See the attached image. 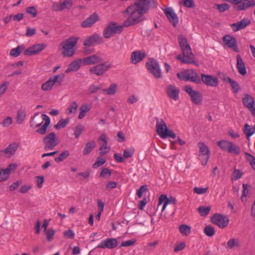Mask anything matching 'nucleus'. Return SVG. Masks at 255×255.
Instances as JSON below:
<instances>
[{"label":"nucleus","instance_id":"f257e3e1","mask_svg":"<svg viewBox=\"0 0 255 255\" xmlns=\"http://www.w3.org/2000/svg\"><path fill=\"white\" fill-rule=\"evenodd\" d=\"M123 14L126 17L123 25L124 27H129L142 21L143 20V15L144 13L135 5L132 4L123 12Z\"/></svg>","mask_w":255,"mask_h":255},{"label":"nucleus","instance_id":"473e14b6","mask_svg":"<svg viewBox=\"0 0 255 255\" xmlns=\"http://www.w3.org/2000/svg\"><path fill=\"white\" fill-rule=\"evenodd\" d=\"M17 148V143L12 142L9 144L6 148L1 150L0 152L3 153L6 157H10L15 153Z\"/></svg>","mask_w":255,"mask_h":255},{"label":"nucleus","instance_id":"052dcab7","mask_svg":"<svg viewBox=\"0 0 255 255\" xmlns=\"http://www.w3.org/2000/svg\"><path fill=\"white\" fill-rule=\"evenodd\" d=\"M208 188L194 187L193 191L195 193L198 195H202L206 193L208 191Z\"/></svg>","mask_w":255,"mask_h":255},{"label":"nucleus","instance_id":"37998d69","mask_svg":"<svg viewBox=\"0 0 255 255\" xmlns=\"http://www.w3.org/2000/svg\"><path fill=\"white\" fill-rule=\"evenodd\" d=\"M70 120L68 118L61 119L56 125L54 126V128L56 129L65 128L69 123Z\"/></svg>","mask_w":255,"mask_h":255},{"label":"nucleus","instance_id":"3c124183","mask_svg":"<svg viewBox=\"0 0 255 255\" xmlns=\"http://www.w3.org/2000/svg\"><path fill=\"white\" fill-rule=\"evenodd\" d=\"M204 232L208 237H212L215 233L214 228L209 225L205 227Z\"/></svg>","mask_w":255,"mask_h":255},{"label":"nucleus","instance_id":"393cba45","mask_svg":"<svg viewBox=\"0 0 255 255\" xmlns=\"http://www.w3.org/2000/svg\"><path fill=\"white\" fill-rule=\"evenodd\" d=\"M163 11L169 21L175 26L178 23V18L173 8L166 7L163 9Z\"/></svg>","mask_w":255,"mask_h":255},{"label":"nucleus","instance_id":"b1692460","mask_svg":"<svg viewBox=\"0 0 255 255\" xmlns=\"http://www.w3.org/2000/svg\"><path fill=\"white\" fill-rule=\"evenodd\" d=\"M176 199L173 197L169 198L167 197V196L165 194H162L159 197L158 206L161 204H163L162 208L161 209V212H163L165 210L167 205L169 204H176Z\"/></svg>","mask_w":255,"mask_h":255},{"label":"nucleus","instance_id":"aec40b11","mask_svg":"<svg viewBox=\"0 0 255 255\" xmlns=\"http://www.w3.org/2000/svg\"><path fill=\"white\" fill-rule=\"evenodd\" d=\"M46 46L47 44L45 43H36L25 50L24 54L26 55L29 56L36 55L43 50Z\"/></svg>","mask_w":255,"mask_h":255},{"label":"nucleus","instance_id":"69168bd1","mask_svg":"<svg viewBox=\"0 0 255 255\" xmlns=\"http://www.w3.org/2000/svg\"><path fill=\"white\" fill-rule=\"evenodd\" d=\"M12 123V118L10 117H7L3 120V122L1 123V125L4 127H8L11 125Z\"/></svg>","mask_w":255,"mask_h":255},{"label":"nucleus","instance_id":"ea45409f","mask_svg":"<svg viewBox=\"0 0 255 255\" xmlns=\"http://www.w3.org/2000/svg\"><path fill=\"white\" fill-rule=\"evenodd\" d=\"M240 243L239 240L236 238H231L227 242L226 249H232L235 247H239Z\"/></svg>","mask_w":255,"mask_h":255},{"label":"nucleus","instance_id":"423d86ee","mask_svg":"<svg viewBox=\"0 0 255 255\" xmlns=\"http://www.w3.org/2000/svg\"><path fill=\"white\" fill-rule=\"evenodd\" d=\"M177 77L181 80L190 81L196 84L201 83V79L198 74L192 69H188L177 74Z\"/></svg>","mask_w":255,"mask_h":255},{"label":"nucleus","instance_id":"de8ad7c7","mask_svg":"<svg viewBox=\"0 0 255 255\" xmlns=\"http://www.w3.org/2000/svg\"><path fill=\"white\" fill-rule=\"evenodd\" d=\"M180 233L183 236H188L191 232V228L186 225H181L179 227Z\"/></svg>","mask_w":255,"mask_h":255},{"label":"nucleus","instance_id":"4d7b16f0","mask_svg":"<svg viewBox=\"0 0 255 255\" xmlns=\"http://www.w3.org/2000/svg\"><path fill=\"white\" fill-rule=\"evenodd\" d=\"M243 173L241 171L238 169H235L233 173L231 178L233 180H237L242 177Z\"/></svg>","mask_w":255,"mask_h":255},{"label":"nucleus","instance_id":"680f3d73","mask_svg":"<svg viewBox=\"0 0 255 255\" xmlns=\"http://www.w3.org/2000/svg\"><path fill=\"white\" fill-rule=\"evenodd\" d=\"M136 242L135 239H131L129 240L126 241L122 243L121 245V247H129L133 246L134 245Z\"/></svg>","mask_w":255,"mask_h":255},{"label":"nucleus","instance_id":"2f4dec72","mask_svg":"<svg viewBox=\"0 0 255 255\" xmlns=\"http://www.w3.org/2000/svg\"><path fill=\"white\" fill-rule=\"evenodd\" d=\"M252 6H255V0H243L237 6H234V8L244 10Z\"/></svg>","mask_w":255,"mask_h":255},{"label":"nucleus","instance_id":"6ab92c4d","mask_svg":"<svg viewBox=\"0 0 255 255\" xmlns=\"http://www.w3.org/2000/svg\"><path fill=\"white\" fill-rule=\"evenodd\" d=\"M201 82L202 81L206 86L215 87L219 84L218 79L217 77L201 74Z\"/></svg>","mask_w":255,"mask_h":255},{"label":"nucleus","instance_id":"dca6fc26","mask_svg":"<svg viewBox=\"0 0 255 255\" xmlns=\"http://www.w3.org/2000/svg\"><path fill=\"white\" fill-rule=\"evenodd\" d=\"M110 67L111 65L106 63H102L90 68L89 72L91 74L101 76L103 75Z\"/></svg>","mask_w":255,"mask_h":255},{"label":"nucleus","instance_id":"5fc2aeb1","mask_svg":"<svg viewBox=\"0 0 255 255\" xmlns=\"http://www.w3.org/2000/svg\"><path fill=\"white\" fill-rule=\"evenodd\" d=\"M134 153V148L131 147L126 149L123 152V155L125 158H129L132 156Z\"/></svg>","mask_w":255,"mask_h":255},{"label":"nucleus","instance_id":"e433bc0d","mask_svg":"<svg viewBox=\"0 0 255 255\" xmlns=\"http://www.w3.org/2000/svg\"><path fill=\"white\" fill-rule=\"evenodd\" d=\"M243 131L247 136V139L249 140L250 137L255 132V124L254 127H252L248 124H245L243 129Z\"/></svg>","mask_w":255,"mask_h":255},{"label":"nucleus","instance_id":"4be33fe9","mask_svg":"<svg viewBox=\"0 0 255 255\" xmlns=\"http://www.w3.org/2000/svg\"><path fill=\"white\" fill-rule=\"evenodd\" d=\"M118 245V242L115 238H107L102 240L97 246V248L112 249L116 248Z\"/></svg>","mask_w":255,"mask_h":255},{"label":"nucleus","instance_id":"5701e85b","mask_svg":"<svg viewBox=\"0 0 255 255\" xmlns=\"http://www.w3.org/2000/svg\"><path fill=\"white\" fill-rule=\"evenodd\" d=\"M166 92L168 96L171 99L174 101L178 100L180 89L174 85H168L166 86Z\"/></svg>","mask_w":255,"mask_h":255},{"label":"nucleus","instance_id":"0eeeda50","mask_svg":"<svg viewBox=\"0 0 255 255\" xmlns=\"http://www.w3.org/2000/svg\"><path fill=\"white\" fill-rule=\"evenodd\" d=\"M147 70L155 78L160 79L162 77V72L158 62L153 58L149 59L146 63Z\"/></svg>","mask_w":255,"mask_h":255},{"label":"nucleus","instance_id":"c756f323","mask_svg":"<svg viewBox=\"0 0 255 255\" xmlns=\"http://www.w3.org/2000/svg\"><path fill=\"white\" fill-rule=\"evenodd\" d=\"M146 56V53L144 51L136 50L132 52L130 56V63L133 64H137Z\"/></svg>","mask_w":255,"mask_h":255},{"label":"nucleus","instance_id":"4468645a","mask_svg":"<svg viewBox=\"0 0 255 255\" xmlns=\"http://www.w3.org/2000/svg\"><path fill=\"white\" fill-rule=\"evenodd\" d=\"M184 90L189 95L192 103L195 105H200L202 102V95L200 92L194 90L191 87L186 86Z\"/></svg>","mask_w":255,"mask_h":255},{"label":"nucleus","instance_id":"bb28decb","mask_svg":"<svg viewBox=\"0 0 255 255\" xmlns=\"http://www.w3.org/2000/svg\"><path fill=\"white\" fill-rule=\"evenodd\" d=\"M101 147L100 148V154L102 156L108 153L110 150V147L107 145V138L105 134H102L99 138Z\"/></svg>","mask_w":255,"mask_h":255},{"label":"nucleus","instance_id":"338daca9","mask_svg":"<svg viewBox=\"0 0 255 255\" xmlns=\"http://www.w3.org/2000/svg\"><path fill=\"white\" fill-rule=\"evenodd\" d=\"M46 236V239L48 241H50L53 238L55 234V231L53 229H50L45 232Z\"/></svg>","mask_w":255,"mask_h":255},{"label":"nucleus","instance_id":"20e7f679","mask_svg":"<svg viewBox=\"0 0 255 255\" xmlns=\"http://www.w3.org/2000/svg\"><path fill=\"white\" fill-rule=\"evenodd\" d=\"M79 37L72 36L62 41L59 45V49L64 57H71L75 52V46Z\"/></svg>","mask_w":255,"mask_h":255},{"label":"nucleus","instance_id":"c03bdc74","mask_svg":"<svg viewBox=\"0 0 255 255\" xmlns=\"http://www.w3.org/2000/svg\"><path fill=\"white\" fill-rule=\"evenodd\" d=\"M69 155V151L67 150H65L62 152L58 156L55 158V161L56 162H61L66 159Z\"/></svg>","mask_w":255,"mask_h":255},{"label":"nucleus","instance_id":"774afa93","mask_svg":"<svg viewBox=\"0 0 255 255\" xmlns=\"http://www.w3.org/2000/svg\"><path fill=\"white\" fill-rule=\"evenodd\" d=\"M64 236L69 239H74L75 237V233L72 230H68L64 232Z\"/></svg>","mask_w":255,"mask_h":255},{"label":"nucleus","instance_id":"09e8293b","mask_svg":"<svg viewBox=\"0 0 255 255\" xmlns=\"http://www.w3.org/2000/svg\"><path fill=\"white\" fill-rule=\"evenodd\" d=\"M84 130V127L81 124L76 126L74 129V134L75 138H78Z\"/></svg>","mask_w":255,"mask_h":255},{"label":"nucleus","instance_id":"7c9ffc66","mask_svg":"<svg viewBox=\"0 0 255 255\" xmlns=\"http://www.w3.org/2000/svg\"><path fill=\"white\" fill-rule=\"evenodd\" d=\"M99 20V17L96 13L90 16L81 23V26L84 28L90 27Z\"/></svg>","mask_w":255,"mask_h":255},{"label":"nucleus","instance_id":"f03ea898","mask_svg":"<svg viewBox=\"0 0 255 255\" xmlns=\"http://www.w3.org/2000/svg\"><path fill=\"white\" fill-rule=\"evenodd\" d=\"M178 41L183 55H178L177 59L184 63L198 65V62L194 60V56L191 51L190 46L187 39L183 35H179L178 36Z\"/></svg>","mask_w":255,"mask_h":255},{"label":"nucleus","instance_id":"2eb2a0df","mask_svg":"<svg viewBox=\"0 0 255 255\" xmlns=\"http://www.w3.org/2000/svg\"><path fill=\"white\" fill-rule=\"evenodd\" d=\"M224 45L236 52H239L240 49L238 46L236 38L230 35L226 34L222 38Z\"/></svg>","mask_w":255,"mask_h":255},{"label":"nucleus","instance_id":"a18cd8bd","mask_svg":"<svg viewBox=\"0 0 255 255\" xmlns=\"http://www.w3.org/2000/svg\"><path fill=\"white\" fill-rule=\"evenodd\" d=\"M23 49L24 47L23 46H18L17 47L13 48L10 50V55L13 57H16L20 54Z\"/></svg>","mask_w":255,"mask_h":255},{"label":"nucleus","instance_id":"9d476101","mask_svg":"<svg viewBox=\"0 0 255 255\" xmlns=\"http://www.w3.org/2000/svg\"><path fill=\"white\" fill-rule=\"evenodd\" d=\"M217 144L220 147L229 153H234L239 155L240 153V148L233 142L228 140H223L217 142Z\"/></svg>","mask_w":255,"mask_h":255},{"label":"nucleus","instance_id":"f704fd0d","mask_svg":"<svg viewBox=\"0 0 255 255\" xmlns=\"http://www.w3.org/2000/svg\"><path fill=\"white\" fill-rule=\"evenodd\" d=\"M82 59L76 60L72 62L68 66V67L66 70V73H70L71 72L77 71L81 67V64L82 63Z\"/></svg>","mask_w":255,"mask_h":255},{"label":"nucleus","instance_id":"bf43d9fd","mask_svg":"<svg viewBox=\"0 0 255 255\" xmlns=\"http://www.w3.org/2000/svg\"><path fill=\"white\" fill-rule=\"evenodd\" d=\"M216 6L218 10L221 12H223L230 8V5L227 3L222 4H217Z\"/></svg>","mask_w":255,"mask_h":255},{"label":"nucleus","instance_id":"49530a36","mask_svg":"<svg viewBox=\"0 0 255 255\" xmlns=\"http://www.w3.org/2000/svg\"><path fill=\"white\" fill-rule=\"evenodd\" d=\"M26 116V113L24 110H19L18 111L16 122L17 124H21L23 122Z\"/></svg>","mask_w":255,"mask_h":255},{"label":"nucleus","instance_id":"1a4fd4ad","mask_svg":"<svg viewBox=\"0 0 255 255\" xmlns=\"http://www.w3.org/2000/svg\"><path fill=\"white\" fill-rule=\"evenodd\" d=\"M42 142L44 149L50 150L53 149L58 144L59 139L57 138L56 134L54 132H51L43 138Z\"/></svg>","mask_w":255,"mask_h":255},{"label":"nucleus","instance_id":"58836bf2","mask_svg":"<svg viewBox=\"0 0 255 255\" xmlns=\"http://www.w3.org/2000/svg\"><path fill=\"white\" fill-rule=\"evenodd\" d=\"M78 105L76 102H72L65 110V114L68 116L76 113Z\"/></svg>","mask_w":255,"mask_h":255},{"label":"nucleus","instance_id":"cd10ccee","mask_svg":"<svg viewBox=\"0 0 255 255\" xmlns=\"http://www.w3.org/2000/svg\"><path fill=\"white\" fill-rule=\"evenodd\" d=\"M251 23V20L248 18H244L240 21L232 23L230 26L234 32H237L246 27Z\"/></svg>","mask_w":255,"mask_h":255},{"label":"nucleus","instance_id":"412c9836","mask_svg":"<svg viewBox=\"0 0 255 255\" xmlns=\"http://www.w3.org/2000/svg\"><path fill=\"white\" fill-rule=\"evenodd\" d=\"M103 42V38L98 34H94L84 40L83 44L87 47L98 45Z\"/></svg>","mask_w":255,"mask_h":255},{"label":"nucleus","instance_id":"c9c22d12","mask_svg":"<svg viewBox=\"0 0 255 255\" xmlns=\"http://www.w3.org/2000/svg\"><path fill=\"white\" fill-rule=\"evenodd\" d=\"M96 146V142L94 140H90L87 142L83 149V154L84 155L89 154L95 148Z\"/></svg>","mask_w":255,"mask_h":255},{"label":"nucleus","instance_id":"a19ab883","mask_svg":"<svg viewBox=\"0 0 255 255\" xmlns=\"http://www.w3.org/2000/svg\"><path fill=\"white\" fill-rule=\"evenodd\" d=\"M117 90V85L115 84H112L109 88L103 89V92L105 94L111 95L115 94L116 93Z\"/></svg>","mask_w":255,"mask_h":255},{"label":"nucleus","instance_id":"6e6d98bb","mask_svg":"<svg viewBox=\"0 0 255 255\" xmlns=\"http://www.w3.org/2000/svg\"><path fill=\"white\" fill-rule=\"evenodd\" d=\"M243 190L241 199L243 202H245L247 200V195L248 193V185L244 184L243 185Z\"/></svg>","mask_w":255,"mask_h":255},{"label":"nucleus","instance_id":"a211bd4d","mask_svg":"<svg viewBox=\"0 0 255 255\" xmlns=\"http://www.w3.org/2000/svg\"><path fill=\"white\" fill-rule=\"evenodd\" d=\"M243 103L247 107L252 115L255 117V104L253 97L249 94H246L243 98Z\"/></svg>","mask_w":255,"mask_h":255},{"label":"nucleus","instance_id":"0e129e2a","mask_svg":"<svg viewBox=\"0 0 255 255\" xmlns=\"http://www.w3.org/2000/svg\"><path fill=\"white\" fill-rule=\"evenodd\" d=\"M26 11L31 15L33 17H35L37 15V10L34 6L28 7L26 9Z\"/></svg>","mask_w":255,"mask_h":255},{"label":"nucleus","instance_id":"79ce46f5","mask_svg":"<svg viewBox=\"0 0 255 255\" xmlns=\"http://www.w3.org/2000/svg\"><path fill=\"white\" fill-rule=\"evenodd\" d=\"M227 81L230 84L233 92L235 94H237L240 90V87L238 83L229 77L227 78Z\"/></svg>","mask_w":255,"mask_h":255},{"label":"nucleus","instance_id":"e2e57ef3","mask_svg":"<svg viewBox=\"0 0 255 255\" xmlns=\"http://www.w3.org/2000/svg\"><path fill=\"white\" fill-rule=\"evenodd\" d=\"M117 183L114 181L108 182L105 187V189L107 191H111V190L116 188Z\"/></svg>","mask_w":255,"mask_h":255},{"label":"nucleus","instance_id":"f3484780","mask_svg":"<svg viewBox=\"0 0 255 255\" xmlns=\"http://www.w3.org/2000/svg\"><path fill=\"white\" fill-rule=\"evenodd\" d=\"M133 4L144 14L149 8L155 5L154 0H136Z\"/></svg>","mask_w":255,"mask_h":255},{"label":"nucleus","instance_id":"7ed1b4c3","mask_svg":"<svg viewBox=\"0 0 255 255\" xmlns=\"http://www.w3.org/2000/svg\"><path fill=\"white\" fill-rule=\"evenodd\" d=\"M50 123L49 117L45 115L42 114L39 116L38 114L35 115L30 121V126L32 128H36L41 127L36 130V132L41 134L45 133L47 127Z\"/></svg>","mask_w":255,"mask_h":255},{"label":"nucleus","instance_id":"4c0bfd02","mask_svg":"<svg viewBox=\"0 0 255 255\" xmlns=\"http://www.w3.org/2000/svg\"><path fill=\"white\" fill-rule=\"evenodd\" d=\"M92 106L90 104H83L80 108V113L78 115L79 119H82L91 109Z\"/></svg>","mask_w":255,"mask_h":255},{"label":"nucleus","instance_id":"13d9d810","mask_svg":"<svg viewBox=\"0 0 255 255\" xmlns=\"http://www.w3.org/2000/svg\"><path fill=\"white\" fill-rule=\"evenodd\" d=\"M111 174L112 173L110 169L107 168H104L102 169V171L100 174V177L103 178H107L110 177L111 175Z\"/></svg>","mask_w":255,"mask_h":255},{"label":"nucleus","instance_id":"39448f33","mask_svg":"<svg viewBox=\"0 0 255 255\" xmlns=\"http://www.w3.org/2000/svg\"><path fill=\"white\" fill-rule=\"evenodd\" d=\"M156 131L161 138H166L168 137L175 138L176 134L171 130L168 128L166 124L162 120H157L156 124Z\"/></svg>","mask_w":255,"mask_h":255},{"label":"nucleus","instance_id":"a878e982","mask_svg":"<svg viewBox=\"0 0 255 255\" xmlns=\"http://www.w3.org/2000/svg\"><path fill=\"white\" fill-rule=\"evenodd\" d=\"M73 5L72 0H65L63 2H54L52 8L55 11H62L65 9H70Z\"/></svg>","mask_w":255,"mask_h":255},{"label":"nucleus","instance_id":"6e6552de","mask_svg":"<svg viewBox=\"0 0 255 255\" xmlns=\"http://www.w3.org/2000/svg\"><path fill=\"white\" fill-rule=\"evenodd\" d=\"M124 25L112 22L110 23L103 31V36L106 38H109L116 33H120L123 31Z\"/></svg>","mask_w":255,"mask_h":255},{"label":"nucleus","instance_id":"8fccbe9b","mask_svg":"<svg viewBox=\"0 0 255 255\" xmlns=\"http://www.w3.org/2000/svg\"><path fill=\"white\" fill-rule=\"evenodd\" d=\"M211 210V207L209 206L204 207L200 206L198 208V211L202 216H206Z\"/></svg>","mask_w":255,"mask_h":255},{"label":"nucleus","instance_id":"c85d7f7f","mask_svg":"<svg viewBox=\"0 0 255 255\" xmlns=\"http://www.w3.org/2000/svg\"><path fill=\"white\" fill-rule=\"evenodd\" d=\"M102 57L98 54H93L81 59L83 64L86 65H94L102 61Z\"/></svg>","mask_w":255,"mask_h":255},{"label":"nucleus","instance_id":"864d4df0","mask_svg":"<svg viewBox=\"0 0 255 255\" xmlns=\"http://www.w3.org/2000/svg\"><path fill=\"white\" fill-rule=\"evenodd\" d=\"M9 177L8 173L4 169L0 168V183L6 181Z\"/></svg>","mask_w":255,"mask_h":255},{"label":"nucleus","instance_id":"72a5a7b5","mask_svg":"<svg viewBox=\"0 0 255 255\" xmlns=\"http://www.w3.org/2000/svg\"><path fill=\"white\" fill-rule=\"evenodd\" d=\"M237 67L238 72L242 76L247 74V70L244 62L240 55H237Z\"/></svg>","mask_w":255,"mask_h":255},{"label":"nucleus","instance_id":"9b49d317","mask_svg":"<svg viewBox=\"0 0 255 255\" xmlns=\"http://www.w3.org/2000/svg\"><path fill=\"white\" fill-rule=\"evenodd\" d=\"M64 77L65 75L63 73L58 75L50 77L48 81L42 85V90L44 91L50 90L54 84L58 81V80L59 82H62L64 79Z\"/></svg>","mask_w":255,"mask_h":255},{"label":"nucleus","instance_id":"603ef678","mask_svg":"<svg viewBox=\"0 0 255 255\" xmlns=\"http://www.w3.org/2000/svg\"><path fill=\"white\" fill-rule=\"evenodd\" d=\"M106 161V160L104 158L102 157H98L96 162L93 165V167L94 168H97L104 164Z\"/></svg>","mask_w":255,"mask_h":255},{"label":"nucleus","instance_id":"ddd939ff","mask_svg":"<svg viewBox=\"0 0 255 255\" xmlns=\"http://www.w3.org/2000/svg\"><path fill=\"white\" fill-rule=\"evenodd\" d=\"M211 219L213 223L222 229L227 227L229 224L230 221L229 218L227 216L218 214L213 215L211 217Z\"/></svg>","mask_w":255,"mask_h":255},{"label":"nucleus","instance_id":"f8f14e48","mask_svg":"<svg viewBox=\"0 0 255 255\" xmlns=\"http://www.w3.org/2000/svg\"><path fill=\"white\" fill-rule=\"evenodd\" d=\"M198 146L200 149L199 158L202 165H206L210 157V150L208 146L203 142H199Z\"/></svg>","mask_w":255,"mask_h":255}]
</instances>
